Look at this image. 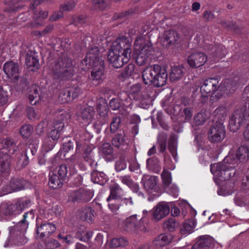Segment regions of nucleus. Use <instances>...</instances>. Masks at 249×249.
Wrapping results in <instances>:
<instances>
[{"label": "nucleus", "instance_id": "0eeeda50", "mask_svg": "<svg viewBox=\"0 0 249 249\" xmlns=\"http://www.w3.org/2000/svg\"><path fill=\"white\" fill-rule=\"evenodd\" d=\"M249 159V148L241 146L238 149L236 155L230 153L225 158L226 162H231L233 165H237L239 162H245Z\"/></svg>", "mask_w": 249, "mask_h": 249}, {"label": "nucleus", "instance_id": "20e7f679", "mask_svg": "<svg viewBox=\"0 0 249 249\" xmlns=\"http://www.w3.org/2000/svg\"><path fill=\"white\" fill-rule=\"evenodd\" d=\"M53 70L58 78L63 80L68 78L73 72L71 60L67 57L60 58L53 67Z\"/></svg>", "mask_w": 249, "mask_h": 249}, {"label": "nucleus", "instance_id": "412c9836", "mask_svg": "<svg viewBox=\"0 0 249 249\" xmlns=\"http://www.w3.org/2000/svg\"><path fill=\"white\" fill-rule=\"evenodd\" d=\"M56 230L55 225L52 223H43L37 228L36 234L41 237L49 236Z\"/></svg>", "mask_w": 249, "mask_h": 249}, {"label": "nucleus", "instance_id": "cd10ccee", "mask_svg": "<svg viewBox=\"0 0 249 249\" xmlns=\"http://www.w3.org/2000/svg\"><path fill=\"white\" fill-rule=\"evenodd\" d=\"M94 114V110L93 107H88L83 109L81 112L82 123L89 124Z\"/></svg>", "mask_w": 249, "mask_h": 249}, {"label": "nucleus", "instance_id": "69168bd1", "mask_svg": "<svg viewBox=\"0 0 249 249\" xmlns=\"http://www.w3.org/2000/svg\"><path fill=\"white\" fill-rule=\"evenodd\" d=\"M121 104H122L119 102L118 99H112L109 102L110 107L112 108V109L114 110L120 109V108L121 107L123 108Z\"/></svg>", "mask_w": 249, "mask_h": 249}, {"label": "nucleus", "instance_id": "9b49d317", "mask_svg": "<svg viewBox=\"0 0 249 249\" xmlns=\"http://www.w3.org/2000/svg\"><path fill=\"white\" fill-rule=\"evenodd\" d=\"M3 70L12 81L16 83L18 81L19 78V67L18 63L13 61L7 62L3 65Z\"/></svg>", "mask_w": 249, "mask_h": 249}, {"label": "nucleus", "instance_id": "4be33fe9", "mask_svg": "<svg viewBox=\"0 0 249 249\" xmlns=\"http://www.w3.org/2000/svg\"><path fill=\"white\" fill-rule=\"evenodd\" d=\"M64 180L60 178L56 172L51 171L49 174V185L53 189H59L63 185Z\"/></svg>", "mask_w": 249, "mask_h": 249}, {"label": "nucleus", "instance_id": "58836bf2", "mask_svg": "<svg viewBox=\"0 0 249 249\" xmlns=\"http://www.w3.org/2000/svg\"><path fill=\"white\" fill-rule=\"evenodd\" d=\"M193 116V109L189 107L185 108L181 112L180 121L186 122L189 121Z\"/></svg>", "mask_w": 249, "mask_h": 249}, {"label": "nucleus", "instance_id": "c756f323", "mask_svg": "<svg viewBox=\"0 0 249 249\" xmlns=\"http://www.w3.org/2000/svg\"><path fill=\"white\" fill-rule=\"evenodd\" d=\"M26 65L30 71H34L39 67L38 59L34 55L27 53L26 57Z\"/></svg>", "mask_w": 249, "mask_h": 249}, {"label": "nucleus", "instance_id": "a18cd8bd", "mask_svg": "<svg viewBox=\"0 0 249 249\" xmlns=\"http://www.w3.org/2000/svg\"><path fill=\"white\" fill-rule=\"evenodd\" d=\"M161 178L163 184L168 187L172 182V177L171 173L167 170L164 169L161 174Z\"/></svg>", "mask_w": 249, "mask_h": 249}, {"label": "nucleus", "instance_id": "c9c22d12", "mask_svg": "<svg viewBox=\"0 0 249 249\" xmlns=\"http://www.w3.org/2000/svg\"><path fill=\"white\" fill-rule=\"evenodd\" d=\"M137 215H132L127 218L124 222V229L127 231L134 230L136 228Z\"/></svg>", "mask_w": 249, "mask_h": 249}, {"label": "nucleus", "instance_id": "c03bdc74", "mask_svg": "<svg viewBox=\"0 0 249 249\" xmlns=\"http://www.w3.org/2000/svg\"><path fill=\"white\" fill-rule=\"evenodd\" d=\"M67 89L70 93V96H71L72 101L82 92L81 88L78 86H74L72 87L67 88Z\"/></svg>", "mask_w": 249, "mask_h": 249}, {"label": "nucleus", "instance_id": "13d9d810", "mask_svg": "<svg viewBox=\"0 0 249 249\" xmlns=\"http://www.w3.org/2000/svg\"><path fill=\"white\" fill-rule=\"evenodd\" d=\"M121 119L118 117H114L110 124V128L112 132H115L119 127Z\"/></svg>", "mask_w": 249, "mask_h": 249}, {"label": "nucleus", "instance_id": "1a4fd4ad", "mask_svg": "<svg viewBox=\"0 0 249 249\" xmlns=\"http://www.w3.org/2000/svg\"><path fill=\"white\" fill-rule=\"evenodd\" d=\"M179 39V34L175 30L165 31L159 37V40L163 46L169 47L178 44Z\"/></svg>", "mask_w": 249, "mask_h": 249}, {"label": "nucleus", "instance_id": "ea45409f", "mask_svg": "<svg viewBox=\"0 0 249 249\" xmlns=\"http://www.w3.org/2000/svg\"><path fill=\"white\" fill-rule=\"evenodd\" d=\"M142 213L143 216L141 220L142 222H144L146 219L153 220L156 218V209H155V207L149 211L143 210Z\"/></svg>", "mask_w": 249, "mask_h": 249}, {"label": "nucleus", "instance_id": "de8ad7c7", "mask_svg": "<svg viewBox=\"0 0 249 249\" xmlns=\"http://www.w3.org/2000/svg\"><path fill=\"white\" fill-rule=\"evenodd\" d=\"M163 227L165 230L170 231H173L176 227L175 219L174 218L169 219L163 223Z\"/></svg>", "mask_w": 249, "mask_h": 249}, {"label": "nucleus", "instance_id": "052dcab7", "mask_svg": "<svg viewBox=\"0 0 249 249\" xmlns=\"http://www.w3.org/2000/svg\"><path fill=\"white\" fill-rule=\"evenodd\" d=\"M27 116L31 120H35L39 118V115L36 114L33 107H28L27 110Z\"/></svg>", "mask_w": 249, "mask_h": 249}, {"label": "nucleus", "instance_id": "72a5a7b5", "mask_svg": "<svg viewBox=\"0 0 249 249\" xmlns=\"http://www.w3.org/2000/svg\"><path fill=\"white\" fill-rule=\"evenodd\" d=\"M209 112L206 110H202L194 116V123L196 125L203 124L209 118Z\"/></svg>", "mask_w": 249, "mask_h": 249}, {"label": "nucleus", "instance_id": "f3484780", "mask_svg": "<svg viewBox=\"0 0 249 249\" xmlns=\"http://www.w3.org/2000/svg\"><path fill=\"white\" fill-rule=\"evenodd\" d=\"M243 121L242 113L238 111L234 112L229 121V127L230 131L235 132L238 130Z\"/></svg>", "mask_w": 249, "mask_h": 249}, {"label": "nucleus", "instance_id": "338daca9", "mask_svg": "<svg viewBox=\"0 0 249 249\" xmlns=\"http://www.w3.org/2000/svg\"><path fill=\"white\" fill-rule=\"evenodd\" d=\"M159 240L161 242V245H164L169 243L172 240V237L169 235L162 234L159 237Z\"/></svg>", "mask_w": 249, "mask_h": 249}, {"label": "nucleus", "instance_id": "5701e85b", "mask_svg": "<svg viewBox=\"0 0 249 249\" xmlns=\"http://www.w3.org/2000/svg\"><path fill=\"white\" fill-rule=\"evenodd\" d=\"M142 182L144 188L148 193L156 192L155 188L156 185V177L155 176H144L142 179Z\"/></svg>", "mask_w": 249, "mask_h": 249}, {"label": "nucleus", "instance_id": "8fccbe9b", "mask_svg": "<svg viewBox=\"0 0 249 249\" xmlns=\"http://www.w3.org/2000/svg\"><path fill=\"white\" fill-rule=\"evenodd\" d=\"M81 191L84 192L81 194V201H89L93 196L92 191L87 189L81 188Z\"/></svg>", "mask_w": 249, "mask_h": 249}, {"label": "nucleus", "instance_id": "4468645a", "mask_svg": "<svg viewBox=\"0 0 249 249\" xmlns=\"http://www.w3.org/2000/svg\"><path fill=\"white\" fill-rule=\"evenodd\" d=\"M29 187L30 183L26 180L20 178H13L9 183L6 193L19 191Z\"/></svg>", "mask_w": 249, "mask_h": 249}, {"label": "nucleus", "instance_id": "49530a36", "mask_svg": "<svg viewBox=\"0 0 249 249\" xmlns=\"http://www.w3.org/2000/svg\"><path fill=\"white\" fill-rule=\"evenodd\" d=\"M33 130V127L29 124L23 125L20 129V133L24 138L29 137Z\"/></svg>", "mask_w": 249, "mask_h": 249}, {"label": "nucleus", "instance_id": "3c124183", "mask_svg": "<svg viewBox=\"0 0 249 249\" xmlns=\"http://www.w3.org/2000/svg\"><path fill=\"white\" fill-rule=\"evenodd\" d=\"M75 3L73 0L65 2L60 6V9L61 11H71L75 7Z\"/></svg>", "mask_w": 249, "mask_h": 249}, {"label": "nucleus", "instance_id": "e433bc0d", "mask_svg": "<svg viewBox=\"0 0 249 249\" xmlns=\"http://www.w3.org/2000/svg\"><path fill=\"white\" fill-rule=\"evenodd\" d=\"M58 100L59 102L61 104H64L72 101L71 96H70V93L67 88L62 89L60 91Z\"/></svg>", "mask_w": 249, "mask_h": 249}, {"label": "nucleus", "instance_id": "7ed1b4c3", "mask_svg": "<svg viewBox=\"0 0 249 249\" xmlns=\"http://www.w3.org/2000/svg\"><path fill=\"white\" fill-rule=\"evenodd\" d=\"M235 166V165H233L231 162H225L224 159L222 163L212 165L211 171L220 180L224 181L234 176L236 173Z\"/></svg>", "mask_w": 249, "mask_h": 249}, {"label": "nucleus", "instance_id": "39448f33", "mask_svg": "<svg viewBox=\"0 0 249 249\" xmlns=\"http://www.w3.org/2000/svg\"><path fill=\"white\" fill-rule=\"evenodd\" d=\"M64 126V124L61 121H57L53 123L48 132L47 137L43 141V146L46 151H50L53 149L55 142L59 138L60 132Z\"/></svg>", "mask_w": 249, "mask_h": 249}, {"label": "nucleus", "instance_id": "2f4dec72", "mask_svg": "<svg viewBox=\"0 0 249 249\" xmlns=\"http://www.w3.org/2000/svg\"><path fill=\"white\" fill-rule=\"evenodd\" d=\"M196 225V222L194 219H189L185 221L180 229V232L182 234H187L191 233Z\"/></svg>", "mask_w": 249, "mask_h": 249}, {"label": "nucleus", "instance_id": "9d476101", "mask_svg": "<svg viewBox=\"0 0 249 249\" xmlns=\"http://www.w3.org/2000/svg\"><path fill=\"white\" fill-rule=\"evenodd\" d=\"M92 70L91 73V78L94 81L100 82L103 80L104 74V66L103 60L99 58H96L92 64Z\"/></svg>", "mask_w": 249, "mask_h": 249}, {"label": "nucleus", "instance_id": "774afa93", "mask_svg": "<svg viewBox=\"0 0 249 249\" xmlns=\"http://www.w3.org/2000/svg\"><path fill=\"white\" fill-rule=\"evenodd\" d=\"M92 2L95 9L103 10L105 7L104 0H92Z\"/></svg>", "mask_w": 249, "mask_h": 249}, {"label": "nucleus", "instance_id": "423d86ee", "mask_svg": "<svg viewBox=\"0 0 249 249\" xmlns=\"http://www.w3.org/2000/svg\"><path fill=\"white\" fill-rule=\"evenodd\" d=\"M144 41L141 38H138L134 42L135 51H139L136 58V62L139 65H142L146 62L149 56L151 47L144 43Z\"/></svg>", "mask_w": 249, "mask_h": 249}, {"label": "nucleus", "instance_id": "b1692460", "mask_svg": "<svg viewBox=\"0 0 249 249\" xmlns=\"http://www.w3.org/2000/svg\"><path fill=\"white\" fill-rule=\"evenodd\" d=\"M123 193V190L120 186L117 184H114L110 187V195L107 198L108 202L112 201L113 200L121 198Z\"/></svg>", "mask_w": 249, "mask_h": 249}, {"label": "nucleus", "instance_id": "f257e3e1", "mask_svg": "<svg viewBox=\"0 0 249 249\" xmlns=\"http://www.w3.org/2000/svg\"><path fill=\"white\" fill-rule=\"evenodd\" d=\"M131 43L126 37H121L114 42L107 55V60L116 68L122 67L130 58Z\"/></svg>", "mask_w": 249, "mask_h": 249}, {"label": "nucleus", "instance_id": "473e14b6", "mask_svg": "<svg viewBox=\"0 0 249 249\" xmlns=\"http://www.w3.org/2000/svg\"><path fill=\"white\" fill-rule=\"evenodd\" d=\"M122 183L128 186L133 192L137 193L139 190L138 184L134 183L129 176H123L119 178Z\"/></svg>", "mask_w": 249, "mask_h": 249}, {"label": "nucleus", "instance_id": "dca6fc26", "mask_svg": "<svg viewBox=\"0 0 249 249\" xmlns=\"http://www.w3.org/2000/svg\"><path fill=\"white\" fill-rule=\"evenodd\" d=\"M156 65L147 67L143 71L142 79L145 85L156 86Z\"/></svg>", "mask_w": 249, "mask_h": 249}, {"label": "nucleus", "instance_id": "5fc2aeb1", "mask_svg": "<svg viewBox=\"0 0 249 249\" xmlns=\"http://www.w3.org/2000/svg\"><path fill=\"white\" fill-rule=\"evenodd\" d=\"M167 135L163 134L159 136V142L160 145V151L164 152L166 149Z\"/></svg>", "mask_w": 249, "mask_h": 249}, {"label": "nucleus", "instance_id": "0e129e2a", "mask_svg": "<svg viewBox=\"0 0 249 249\" xmlns=\"http://www.w3.org/2000/svg\"><path fill=\"white\" fill-rule=\"evenodd\" d=\"M157 119L158 122L160 123V126L164 129H167L168 128V124L166 122L165 118L163 117L162 114L160 112L158 114Z\"/></svg>", "mask_w": 249, "mask_h": 249}, {"label": "nucleus", "instance_id": "f03ea898", "mask_svg": "<svg viewBox=\"0 0 249 249\" xmlns=\"http://www.w3.org/2000/svg\"><path fill=\"white\" fill-rule=\"evenodd\" d=\"M31 205V200L27 198H20L2 203L0 206L1 212L5 215L20 214Z\"/></svg>", "mask_w": 249, "mask_h": 249}, {"label": "nucleus", "instance_id": "2eb2a0df", "mask_svg": "<svg viewBox=\"0 0 249 249\" xmlns=\"http://www.w3.org/2000/svg\"><path fill=\"white\" fill-rule=\"evenodd\" d=\"M208 49L210 51L209 58L212 59L213 61H218L220 59L223 57L226 54L225 47L221 45H213L212 44L209 46Z\"/></svg>", "mask_w": 249, "mask_h": 249}, {"label": "nucleus", "instance_id": "f704fd0d", "mask_svg": "<svg viewBox=\"0 0 249 249\" xmlns=\"http://www.w3.org/2000/svg\"><path fill=\"white\" fill-rule=\"evenodd\" d=\"M29 100L31 104L36 105L40 100L39 89L36 86H33L29 92Z\"/></svg>", "mask_w": 249, "mask_h": 249}, {"label": "nucleus", "instance_id": "37998d69", "mask_svg": "<svg viewBox=\"0 0 249 249\" xmlns=\"http://www.w3.org/2000/svg\"><path fill=\"white\" fill-rule=\"evenodd\" d=\"M125 140L124 135L122 134L116 135L112 139V144L117 147H119L125 143Z\"/></svg>", "mask_w": 249, "mask_h": 249}, {"label": "nucleus", "instance_id": "ddd939ff", "mask_svg": "<svg viewBox=\"0 0 249 249\" xmlns=\"http://www.w3.org/2000/svg\"><path fill=\"white\" fill-rule=\"evenodd\" d=\"M218 82L216 79L210 78L205 80L200 87V92L203 96L214 93L217 89Z\"/></svg>", "mask_w": 249, "mask_h": 249}, {"label": "nucleus", "instance_id": "6e6552de", "mask_svg": "<svg viewBox=\"0 0 249 249\" xmlns=\"http://www.w3.org/2000/svg\"><path fill=\"white\" fill-rule=\"evenodd\" d=\"M225 136V128L223 124L216 122L210 128L208 132V138L213 142L222 141Z\"/></svg>", "mask_w": 249, "mask_h": 249}, {"label": "nucleus", "instance_id": "a211bd4d", "mask_svg": "<svg viewBox=\"0 0 249 249\" xmlns=\"http://www.w3.org/2000/svg\"><path fill=\"white\" fill-rule=\"evenodd\" d=\"M214 243L213 239L209 235L200 236L196 243L192 246V249H208Z\"/></svg>", "mask_w": 249, "mask_h": 249}, {"label": "nucleus", "instance_id": "393cba45", "mask_svg": "<svg viewBox=\"0 0 249 249\" xmlns=\"http://www.w3.org/2000/svg\"><path fill=\"white\" fill-rule=\"evenodd\" d=\"M170 212V207L165 202H160L157 205V220H160L167 216Z\"/></svg>", "mask_w": 249, "mask_h": 249}, {"label": "nucleus", "instance_id": "603ef678", "mask_svg": "<svg viewBox=\"0 0 249 249\" xmlns=\"http://www.w3.org/2000/svg\"><path fill=\"white\" fill-rule=\"evenodd\" d=\"M93 149V146L92 145H88L84 153L85 160L89 161L90 164L92 163V161L93 160L92 156L91 155Z\"/></svg>", "mask_w": 249, "mask_h": 249}, {"label": "nucleus", "instance_id": "4d7b16f0", "mask_svg": "<svg viewBox=\"0 0 249 249\" xmlns=\"http://www.w3.org/2000/svg\"><path fill=\"white\" fill-rule=\"evenodd\" d=\"M83 193L84 192L81 191V188L77 191L71 193L69 196V200L73 202L78 200L81 201V194Z\"/></svg>", "mask_w": 249, "mask_h": 249}, {"label": "nucleus", "instance_id": "680f3d73", "mask_svg": "<svg viewBox=\"0 0 249 249\" xmlns=\"http://www.w3.org/2000/svg\"><path fill=\"white\" fill-rule=\"evenodd\" d=\"M135 70L134 65L129 64L124 70L123 75L124 77H128L132 75Z\"/></svg>", "mask_w": 249, "mask_h": 249}, {"label": "nucleus", "instance_id": "a19ab883", "mask_svg": "<svg viewBox=\"0 0 249 249\" xmlns=\"http://www.w3.org/2000/svg\"><path fill=\"white\" fill-rule=\"evenodd\" d=\"M9 156L4 155L0 158V168L2 172H7L10 167Z\"/></svg>", "mask_w": 249, "mask_h": 249}, {"label": "nucleus", "instance_id": "79ce46f5", "mask_svg": "<svg viewBox=\"0 0 249 249\" xmlns=\"http://www.w3.org/2000/svg\"><path fill=\"white\" fill-rule=\"evenodd\" d=\"M94 211L90 207H86L82 210L81 218L84 220L90 221L93 215Z\"/></svg>", "mask_w": 249, "mask_h": 249}, {"label": "nucleus", "instance_id": "f8f14e48", "mask_svg": "<svg viewBox=\"0 0 249 249\" xmlns=\"http://www.w3.org/2000/svg\"><path fill=\"white\" fill-rule=\"evenodd\" d=\"M207 61V56L200 52H193L189 56L187 62L191 67L196 68L202 66Z\"/></svg>", "mask_w": 249, "mask_h": 249}, {"label": "nucleus", "instance_id": "7c9ffc66", "mask_svg": "<svg viewBox=\"0 0 249 249\" xmlns=\"http://www.w3.org/2000/svg\"><path fill=\"white\" fill-rule=\"evenodd\" d=\"M91 179L95 183L103 184L107 180V177L103 172L94 171L91 173Z\"/></svg>", "mask_w": 249, "mask_h": 249}, {"label": "nucleus", "instance_id": "09e8293b", "mask_svg": "<svg viewBox=\"0 0 249 249\" xmlns=\"http://www.w3.org/2000/svg\"><path fill=\"white\" fill-rule=\"evenodd\" d=\"M120 100L122 102V105H123L126 107H129L132 104L131 96L127 97V95L125 93H121L120 95Z\"/></svg>", "mask_w": 249, "mask_h": 249}, {"label": "nucleus", "instance_id": "bb28decb", "mask_svg": "<svg viewBox=\"0 0 249 249\" xmlns=\"http://www.w3.org/2000/svg\"><path fill=\"white\" fill-rule=\"evenodd\" d=\"M129 95L134 100H139L141 103L143 102L144 98L142 95L141 84L137 83L132 85L129 90Z\"/></svg>", "mask_w": 249, "mask_h": 249}, {"label": "nucleus", "instance_id": "864d4df0", "mask_svg": "<svg viewBox=\"0 0 249 249\" xmlns=\"http://www.w3.org/2000/svg\"><path fill=\"white\" fill-rule=\"evenodd\" d=\"M115 169L117 171L119 172L125 169L126 168V163L124 158H121L116 161Z\"/></svg>", "mask_w": 249, "mask_h": 249}, {"label": "nucleus", "instance_id": "6ab92c4d", "mask_svg": "<svg viewBox=\"0 0 249 249\" xmlns=\"http://www.w3.org/2000/svg\"><path fill=\"white\" fill-rule=\"evenodd\" d=\"M98 52V48H95L88 53L86 57L81 63L80 67L82 70L86 71L92 67V62L95 59V57L99 58L97 55Z\"/></svg>", "mask_w": 249, "mask_h": 249}, {"label": "nucleus", "instance_id": "bf43d9fd", "mask_svg": "<svg viewBox=\"0 0 249 249\" xmlns=\"http://www.w3.org/2000/svg\"><path fill=\"white\" fill-rule=\"evenodd\" d=\"M182 34L186 40L190 39L194 35V30L189 28H184L182 29Z\"/></svg>", "mask_w": 249, "mask_h": 249}, {"label": "nucleus", "instance_id": "c85d7f7f", "mask_svg": "<svg viewBox=\"0 0 249 249\" xmlns=\"http://www.w3.org/2000/svg\"><path fill=\"white\" fill-rule=\"evenodd\" d=\"M23 216V218L19 222L17 225L18 230L22 232H25L28 227V223L26 221V218L28 217L31 219L34 218V212L33 211H31L29 212L26 213L24 214Z\"/></svg>", "mask_w": 249, "mask_h": 249}, {"label": "nucleus", "instance_id": "aec40b11", "mask_svg": "<svg viewBox=\"0 0 249 249\" xmlns=\"http://www.w3.org/2000/svg\"><path fill=\"white\" fill-rule=\"evenodd\" d=\"M167 80L166 65L164 64L161 66L157 65V87L163 86L166 84Z\"/></svg>", "mask_w": 249, "mask_h": 249}, {"label": "nucleus", "instance_id": "a878e982", "mask_svg": "<svg viewBox=\"0 0 249 249\" xmlns=\"http://www.w3.org/2000/svg\"><path fill=\"white\" fill-rule=\"evenodd\" d=\"M184 75L183 68L182 66H172L170 72V79L172 81H176L181 79Z\"/></svg>", "mask_w": 249, "mask_h": 249}, {"label": "nucleus", "instance_id": "6e6d98bb", "mask_svg": "<svg viewBox=\"0 0 249 249\" xmlns=\"http://www.w3.org/2000/svg\"><path fill=\"white\" fill-rule=\"evenodd\" d=\"M56 172L58 176L60 177V178L64 180L68 173V170L66 165L64 164L60 165L58 170Z\"/></svg>", "mask_w": 249, "mask_h": 249}, {"label": "nucleus", "instance_id": "4c0bfd02", "mask_svg": "<svg viewBox=\"0 0 249 249\" xmlns=\"http://www.w3.org/2000/svg\"><path fill=\"white\" fill-rule=\"evenodd\" d=\"M127 244L126 240L123 238H115L112 239L109 243V246L111 248H117L119 247H124Z\"/></svg>", "mask_w": 249, "mask_h": 249}, {"label": "nucleus", "instance_id": "e2e57ef3", "mask_svg": "<svg viewBox=\"0 0 249 249\" xmlns=\"http://www.w3.org/2000/svg\"><path fill=\"white\" fill-rule=\"evenodd\" d=\"M102 152L105 155H110L113 153L111 145L108 143H104L102 146Z\"/></svg>", "mask_w": 249, "mask_h": 249}]
</instances>
